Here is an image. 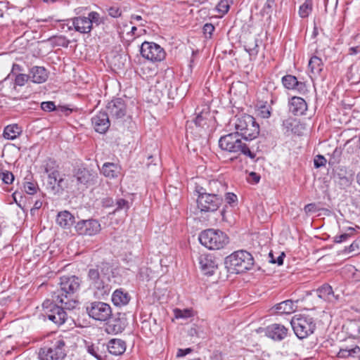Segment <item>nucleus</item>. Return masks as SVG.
I'll return each mask as SVG.
<instances>
[{
  "label": "nucleus",
  "instance_id": "53",
  "mask_svg": "<svg viewBox=\"0 0 360 360\" xmlns=\"http://www.w3.org/2000/svg\"><path fill=\"white\" fill-rule=\"evenodd\" d=\"M214 30V27L211 23H206L203 27V31L205 34H208L211 36Z\"/></svg>",
  "mask_w": 360,
  "mask_h": 360
},
{
  "label": "nucleus",
  "instance_id": "31",
  "mask_svg": "<svg viewBox=\"0 0 360 360\" xmlns=\"http://www.w3.org/2000/svg\"><path fill=\"white\" fill-rule=\"evenodd\" d=\"M319 297L327 302H333L337 300L334 295L332 287L328 284H324L317 289Z\"/></svg>",
  "mask_w": 360,
  "mask_h": 360
},
{
  "label": "nucleus",
  "instance_id": "4",
  "mask_svg": "<svg viewBox=\"0 0 360 360\" xmlns=\"http://www.w3.org/2000/svg\"><path fill=\"white\" fill-rule=\"evenodd\" d=\"M110 272L111 268L108 263H101L96 268L89 269L87 278L90 286L100 291L101 295L108 293L110 288L107 281Z\"/></svg>",
  "mask_w": 360,
  "mask_h": 360
},
{
  "label": "nucleus",
  "instance_id": "43",
  "mask_svg": "<svg viewBox=\"0 0 360 360\" xmlns=\"http://www.w3.org/2000/svg\"><path fill=\"white\" fill-rule=\"evenodd\" d=\"M351 336L357 337L360 335V323L356 322L351 323L349 326Z\"/></svg>",
  "mask_w": 360,
  "mask_h": 360
},
{
  "label": "nucleus",
  "instance_id": "32",
  "mask_svg": "<svg viewBox=\"0 0 360 360\" xmlns=\"http://www.w3.org/2000/svg\"><path fill=\"white\" fill-rule=\"evenodd\" d=\"M101 172L106 177L115 178L120 173V168L116 164L105 162L102 167Z\"/></svg>",
  "mask_w": 360,
  "mask_h": 360
},
{
  "label": "nucleus",
  "instance_id": "28",
  "mask_svg": "<svg viewBox=\"0 0 360 360\" xmlns=\"http://www.w3.org/2000/svg\"><path fill=\"white\" fill-rule=\"evenodd\" d=\"M129 300V295L122 289H117L115 290L112 295V302L117 307H122L127 304Z\"/></svg>",
  "mask_w": 360,
  "mask_h": 360
},
{
  "label": "nucleus",
  "instance_id": "52",
  "mask_svg": "<svg viewBox=\"0 0 360 360\" xmlns=\"http://www.w3.org/2000/svg\"><path fill=\"white\" fill-rule=\"evenodd\" d=\"M360 240H354L348 248V251L349 252H356L360 250Z\"/></svg>",
  "mask_w": 360,
  "mask_h": 360
},
{
  "label": "nucleus",
  "instance_id": "33",
  "mask_svg": "<svg viewBox=\"0 0 360 360\" xmlns=\"http://www.w3.org/2000/svg\"><path fill=\"white\" fill-rule=\"evenodd\" d=\"M360 353V347L359 346H355L354 347L349 348H342L338 352L337 356L339 358H347L349 356H355Z\"/></svg>",
  "mask_w": 360,
  "mask_h": 360
},
{
  "label": "nucleus",
  "instance_id": "24",
  "mask_svg": "<svg viewBox=\"0 0 360 360\" xmlns=\"http://www.w3.org/2000/svg\"><path fill=\"white\" fill-rule=\"evenodd\" d=\"M30 77L34 83L41 84L48 78V73L44 67L34 66L30 69Z\"/></svg>",
  "mask_w": 360,
  "mask_h": 360
},
{
  "label": "nucleus",
  "instance_id": "27",
  "mask_svg": "<svg viewBox=\"0 0 360 360\" xmlns=\"http://www.w3.org/2000/svg\"><path fill=\"white\" fill-rule=\"evenodd\" d=\"M309 68L310 70V77H317L323 70V63L322 60L316 56L311 57L309 61Z\"/></svg>",
  "mask_w": 360,
  "mask_h": 360
},
{
  "label": "nucleus",
  "instance_id": "14",
  "mask_svg": "<svg viewBox=\"0 0 360 360\" xmlns=\"http://www.w3.org/2000/svg\"><path fill=\"white\" fill-rule=\"evenodd\" d=\"M75 231L79 235L94 236L101 231V224L96 219L81 220L75 226Z\"/></svg>",
  "mask_w": 360,
  "mask_h": 360
},
{
  "label": "nucleus",
  "instance_id": "19",
  "mask_svg": "<svg viewBox=\"0 0 360 360\" xmlns=\"http://www.w3.org/2000/svg\"><path fill=\"white\" fill-rule=\"evenodd\" d=\"M282 84L289 90H295L299 94H304L307 91L304 82H299L295 76L287 75L282 77Z\"/></svg>",
  "mask_w": 360,
  "mask_h": 360
},
{
  "label": "nucleus",
  "instance_id": "5",
  "mask_svg": "<svg viewBox=\"0 0 360 360\" xmlns=\"http://www.w3.org/2000/svg\"><path fill=\"white\" fill-rule=\"evenodd\" d=\"M224 264L231 273L239 274L252 269L254 258L249 252L240 250L227 256Z\"/></svg>",
  "mask_w": 360,
  "mask_h": 360
},
{
  "label": "nucleus",
  "instance_id": "38",
  "mask_svg": "<svg viewBox=\"0 0 360 360\" xmlns=\"http://www.w3.org/2000/svg\"><path fill=\"white\" fill-rule=\"evenodd\" d=\"M233 3V0H221L217 6V10L219 13L224 15L228 13L230 5Z\"/></svg>",
  "mask_w": 360,
  "mask_h": 360
},
{
  "label": "nucleus",
  "instance_id": "44",
  "mask_svg": "<svg viewBox=\"0 0 360 360\" xmlns=\"http://www.w3.org/2000/svg\"><path fill=\"white\" fill-rule=\"evenodd\" d=\"M41 108L45 112H51L56 110V105L53 101H45L41 103Z\"/></svg>",
  "mask_w": 360,
  "mask_h": 360
},
{
  "label": "nucleus",
  "instance_id": "10",
  "mask_svg": "<svg viewBox=\"0 0 360 360\" xmlns=\"http://www.w3.org/2000/svg\"><path fill=\"white\" fill-rule=\"evenodd\" d=\"M86 309L91 318L99 321H108L112 316L111 307L103 302H92Z\"/></svg>",
  "mask_w": 360,
  "mask_h": 360
},
{
  "label": "nucleus",
  "instance_id": "22",
  "mask_svg": "<svg viewBox=\"0 0 360 360\" xmlns=\"http://www.w3.org/2000/svg\"><path fill=\"white\" fill-rule=\"evenodd\" d=\"M72 26L74 27L77 32L80 33H89L92 30L91 21L84 16L75 17L71 19Z\"/></svg>",
  "mask_w": 360,
  "mask_h": 360
},
{
  "label": "nucleus",
  "instance_id": "47",
  "mask_svg": "<svg viewBox=\"0 0 360 360\" xmlns=\"http://www.w3.org/2000/svg\"><path fill=\"white\" fill-rule=\"evenodd\" d=\"M224 193H225V200L228 204L231 205L232 203H235L238 201L237 195H235L234 193H226V191L224 192Z\"/></svg>",
  "mask_w": 360,
  "mask_h": 360
},
{
  "label": "nucleus",
  "instance_id": "57",
  "mask_svg": "<svg viewBox=\"0 0 360 360\" xmlns=\"http://www.w3.org/2000/svg\"><path fill=\"white\" fill-rule=\"evenodd\" d=\"M88 352L89 354H91L92 356H95L97 359L101 360L102 357L101 355H99L96 349L94 347V346H91L88 347Z\"/></svg>",
  "mask_w": 360,
  "mask_h": 360
},
{
  "label": "nucleus",
  "instance_id": "23",
  "mask_svg": "<svg viewBox=\"0 0 360 360\" xmlns=\"http://www.w3.org/2000/svg\"><path fill=\"white\" fill-rule=\"evenodd\" d=\"M75 222V218L68 211L60 212L56 217V223L63 229H69Z\"/></svg>",
  "mask_w": 360,
  "mask_h": 360
},
{
  "label": "nucleus",
  "instance_id": "21",
  "mask_svg": "<svg viewBox=\"0 0 360 360\" xmlns=\"http://www.w3.org/2000/svg\"><path fill=\"white\" fill-rule=\"evenodd\" d=\"M289 110L296 116L304 115L307 110L306 101L301 97L293 96L288 102Z\"/></svg>",
  "mask_w": 360,
  "mask_h": 360
},
{
  "label": "nucleus",
  "instance_id": "64",
  "mask_svg": "<svg viewBox=\"0 0 360 360\" xmlns=\"http://www.w3.org/2000/svg\"><path fill=\"white\" fill-rule=\"evenodd\" d=\"M103 202L104 205H105V206H110V205H111V204H112L113 202H112V199H106V200H103Z\"/></svg>",
  "mask_w": 360,
  "mask_h": 360
},
{
  "label": "nucleus",
  "instance_id": "49",
  "mask_svg": "<svg viewBox=\"0 0 360 360\" xmlns=\"http://www.w3.org/2000/svg\"><path fill=\"white\" fill-rule=\"evenodd\" d=\"M274 3L275 0H266L264 6L263 11L267 14L271 13Z\"/></svg>",
  "mask_w": 360,
  "mask_h": 360
},
{
  "label": "nucleus",
  "instance_id": "34",
  "mask_svg": "<svg viewBox=\"0 0 360 360\" xmlns=\"http://www.w3.org/2000/svg\"><path fill=\"white\" fill-rule=\"evenodd\" d=\"M258 39L255 37L251 38L244 45L245 50L250 56H257L258 53Z\"/></svg>",
  "mask_w": 360,
  "mask_h": 360
},
{
  "label": "nucleus",
  "instance_id": "26",
  "mask_svg": "<svg viewBox=\"0 0 360 360\" xmlns=\"http://www.w3.org/2000/svg\"><path fill=\"white\" fill-rule=\"evenodd\" d=\"M107 348L110 354L118 356L126 350V344L120 339H112L108 342Z\"/></svg>",
  "mask_w": 360,
  "mask_h": 360
},
{
  "label": "nucleus",
  "instance_id": "3",
  "mask_svg": "<svg viewBox=\"0 0 360 360\" xmlns=\"http://www.w3.org/2000/svg\"><path fill=\"white\" fill-rule=\"evenodd\" d=\"M219 146L222 150L242 154L250 159H255L256 157L249 145L242 140L238 133H230L222 136L219 140Z\"/></svg>",
  "mask_w": 360,
  "mask_h": 360
},
{
  "label": "nucleus",
  "instance_id": "16",
  "mask_svg": "<svg viewBox=\"0 0 360 360\" xmlns=\"http://www.w3.org/2000/svg\"><path fill=\"white\" fill-rule=\"evenodd\" d=\"M108 113L100 111L91 118V123L96 132L105 134L110 127Z\"/></svg>",
  "mask_w": 360,
  "mask_h": 360
},
{
  "label": "nucleus",
  "instance_id": "61",
  "mask_svg": "<svg viewBox=\"0 0 360 360\" xmlns=\"http://www.w3.org/2000/svg\"><path fill=\"white\" fill-rule=\"evenodd\" d=\"M250 176L255 184L258 183L260 180V176L255 172H251Z\"/></svg>",
  "mask_w": 360,
  "mask_h": 360
},
{
  "label": "nucleus",
  "instance_id": "59",
  "mask_svg": "<svg viewBox=\"0 0 360 360\" xmlns=\"http://www.w3.org/2000/svg\"><path fill=\"white\" fill-rule=\"evenodd\" d=\"M42 206V202L41 200H36L33 207L31 209V213L34 214L35 210H38Z\"/></svg>",
  "mask_w": 360,
  "mask_h": 360
},
{
  "label": "nucleus",
  "instance_id": "45",
  "mask_svg": "<svg viewBox=\"0 0 360 360\" xmlns=\"http://www.w3.org/2000/svg\"><path fill=\"white\" fill-rule=\"evenodd\" d=\"M86 18H88L91 21V27L94 23L98 25L101 22L100 15L97 12H90Z\"/></svg>",
  "mask_w": 360,
  "mask_h": 360
},
{
  "label": "nucleus",
  "instance_id": "63",
  "mask_svg": "<svg viewBox=\"0 0 360 360\" xmlns=\"http://www.w3.org/2000/svg\"><path fill=\"white\" fill-rule=\"evenodd\" d=\"M355 231H356V230H355L354 228L349 227L347 229V232L346 233L349 235V237H352V236H354Z\"/></svg>",
  "mask_w": 360,
  "mask_h": 360
},
{
  "label": "nucleus",
  "instance_id": "39",
  "mask_svg": "<svg viewBox=\"0 0 360 360\" xmlns=\"http://www.w3.org/2000/svg\"><path fill=\"white\" fill-rule=\"evenodd\" d=\"M29 79H30V75L18 73L15 76V85L22 86Z\"/></svg>",
  "mask_w": 360,
  "mask_h": 360
},
{
  "label": "nucleus",
  "instance_id": "56",
  "mask_svg": "<svg viewBox=\"0 0 360 360\" xmlns=\"http://www.w3.org/2000/svg\"><path fill=\"white\" fill-rule=\"evenodd\" d=\"M360 53V44L356 46H352L349 49L348 54L354 56Z\"/></svg>",
  "mask_w": 360,
  "mask_h": 360
},
{
  "label": "nucleus",
  "instance_id": "6",
  "mask_svg": "<svg viewBox=\"0 0 360 360\" xmlns=\"http://www.w3.org/2000/svg\"><path fill=\"white\" fill-rule=\"evenodd\" d=\"M198 240L201 245L212 250H222L229 243V238L226 233L214 229L202 231Z\"/></svg>",
  "mask_w": 360,
  "mask_h": 360
},
{
  "label": "nucleus",
  "instance_id": "13",
  "mask_svg": "<svg viewBox=\"0 0 360 360\" xmlns=\"http://www.w3.org/2000/svg\"><path fill=\"white\" fill-rule=\"evenodd\" d=\"M107 113L112 119H122L127 114V105L121 98H116L108 102L106 105Z\"/></svg>",
  "mask_w": 360,
  "mask_h": 360
},
{
  "label": "nucleus",
  "instance_id": "29",
  "mask_svg": "<svg viewBox=\"0 0 360 360\" xmlns=\"http://www.w3.org/2000/svg\"><path fill=\"white\" fill-rule=\"evenodd\" d=\"M296 307L293 301L288 300L277 304L274 309L278 314H291L295 311Z\"/></svg>",
  "mask_w": 360,
  "mask_h": 360
},
{
  "label": "nucleus",
  "instance_id": "15",
  "mask_svg": "<svg viewBox=\"0 0 360 360\" xmlns=\"http://www.w3.org/2000/svg\"><path fill=\"white\" fill-rule=\"evenodd\" d=\"M74 176L79 184L94 185L96 183L98 174L93 169L79 167L75 171Z\"/></svg>",
  "mask_w": 360,
  "mask_h": 360
},
{
  "label": "nucleus",
  "instance_id": "18",
  "mask_svg": "<svg viewBox=\"0 0 360 360\" xmlns=\"http://www.w3.org/2000/svg\"><path fill=\"white\" fill-rule=\"evenodd\" d=\"M198 260L200 268L205 274H214L218 267V264L213 255L210 254H202L200 255Z\"/></svg>",
  "mask_w": 360,
  "mask_h": 360
},
{
  "label": "nucleus",
  "instance_id": "36",
  "mask_svg": "<svg viewBox=\"0 0 360 360\" xmlns=\"http://www.w3.org/2000/svg\"><path fill=\"white\" fill-rule=\"evenodd\" d=\"M153 271L150 268L143 266L139 268V274L137 275L139 279L141 281H149L152 278Z\"/></svg>",
  "mask_w": 360,
  "mask_h": 360
},
{
  "label": "nucleus",
  "instance_id": "2",
  "mask_svg": "<svg viewBox=\"0 0 360 360\" xmlns=\"http://www.w3.org/2000/svg\"><path fill=\"white\" fill-rule=\"evenodd\" d=\"M212 193L202 192V188L197 191L198 208L201 212H214L217 211L223 202V195L226 191V186L218 181H212L210 183Z\"/></svg>",
  "mask_w": 360,
  "mask_h": 360
},
{
  "label": "nucleus",
  "instance_id": "41",
  "mask_svg": "<svg viewBox=\"0 0 360 360\" xmlns=\"http://www.w3.org/2000/svg\"><path fill=\"white\" fill-rule=\"evenodd\" d=\"M24 189L27 194L33 195L37 192L38 186L36 183L27 181L24 184Z\"/></svg>",
  "mask_w": 360,
  "mask_h": 360
},
{
  "label": "nucleus",
  "instance_id": "9",
  "mask_svg": "<svg viewBox=\"0 0 360 360\" xmlns=\"http://www.w3.org/2000/svg\"><path fill=\"white\" fill-rule=\"evenodd\" d=\"M291 326L299 339H304L311 335L316 328L314 319L304 315H296L291 321Z\"/></svg>",
  "mask_w": 360,
  "mask_h": 360
},
{
  "label": "nucleus",
  "instance_id": "8",
  "mask_svg": "<svg viewBox=\"0 0 360 360\" xmlns=\"http://www.w3.org/2000/svg\"><path fill=\"white\" fill-rule=\"evenodd\" d=\"M65 342L62 338H57L49 345L41 347L38 353L40 360H63L66 356Z\"/></svg>",
  "mask_w": 360,
  "mask_h": 360
},
{
  "label": "nucleus",
  "instance_id": "58",
  "mask_svg": "<svg viewBox=\"0 0 360 360\" xmlns=\"http://www.w3.org/2000/svg\"><path fill=\"white\" fill-rule=\"evenodd\" d=\"M20 71H22V67L18 64L14 63L13 65L11 74L15 76V75L19 73Z\"/></svg>",
  "mask_w": 360,
  "mask_h": 360
},
{
  "label": "nucleus",
  "instance_id": "60",
  "mask_svg": "<svg viewBox=\"0 0 360 360\" xmlns=\"http://www.w3.org/2000/svg\"><path fill=\"white\" fill-rule=\"evenodd\" d=\"M285 254L282 252L277 258L275 259V264H278V265H282L283 264V259L285 257Z\"/></svg>",
  "mask_w": 360,
  "mask_h": 360
},
{
  "label": "nucleus",
  "instance_id": "40",
  "mask_svg": "<svg viewBox=\"0 0 360 360\" xmlns=\"http://www.w3.org/2000/svg\"><path fill=\"white\" fill-rule=\"evenodd\" d=\"M0 176L6 184H11L14 181V175L12 172L7 170L0 172Z\"/></svg>",
  "mask_w": 360,
  "mask_h": 360
},
{
  "label": "nucleus",
  "instance_id": "25",
  "mask_svg": "<svg viewBox=\"0 0 360 360\" xmlns=\"http://www.w3.org/2000/svg\"><path fill=\"white\" fill-rule=\"evenodd\" d=\"M125 328V321L120 318H110L106 324L105 330L108 333L117 334Z\"/></svg>",
  "mask_w": 360,
  "mask_h": 360
},
{
  "label": "nucleus",
  "instance_id": "50",
  "mask_svg": "<svg viewBox=\"0 0 360 360\" xmlns=\"http://www.w3.org/2000/svg\"><path fill=\"white\" fill-rule=\"evenodd\" d=\"M108 14L113 18H117V17L120 16L121 11L117 7H115V6L110 7L108 9Z\"/></svg>",
  "mask_w": 360,
  "mask_h": 360
},
{
  "label": "nucleus",
  "instance_id": "35",
  "mask_svg": "<svg viewBox=\"0 0 360 360\" xmlns=\"http://www.w3.org/2000/svg\"><path fill=\"white\" fill-rule=\"evenodd\" d=\"M312 10L311 0H306L303 4L300 6L299 15L301 18H304L309 16Z\"/></svg>",
  "mask_w": 360,
  "mask_h": 360
},
{
  "label": "nucleus",
  "instance_id": "42",
  "mask_svg": "<svg viewBox=\"0 0 360 360\" xmlns=\"http://www.w3.org/2000/svg\"><path fill=\"white\" fill-rule=\"evenodd\" d=\"M116 206L115 212L122 210H127L129 208V202L123 198H119L116 200Z\"/></svg>",
  "mask_w": 360,
  "mask_h": 360
},
{
  "label": "nucleus",
  "instance_id": "48",
  "mask_svg": "<svg viewBox=\"0 0 360 360\" xmlns=\"http://www.w3.org/2000/svg\"><path fill=\"white\" fill-rule=\"evenodd\" d=\"M304 210L306 214L314 213L317 211V207L315 203H309L304 206Z\"/></svg>",
  "mask_w": 360,
  "mask_h": 360
},
{
  "label": "nucleus",
  "instance_id": "62",
  "mask_svg": "<svg viewBox=\"0 0 360 360\" xmlns=\"http://www.w3.org/2000/svg\"><path fill=\"white\" fill-rule=\"evenodd\" d=\"M202 120H203L202 116L201 115H198L195 120V123L196 125L200 126L202 124Z\"/></svg>",
  "mask_w": 360,
  "mask_h": 360
},
{
  "label": "nucleus",
  "instance_id": "51",
  "mask_svg": "<svg viewBox=\"0 0 360 360\" xmlns=\"http://www.w3.org/2000/svg\"><path fill=\"white\" fill-rule=\"evenodd\" d=\"M259 114L263 118H268L271 115V112L268 107L262 105L260 108Z\"/></svg>",
  "mask_w": 360,
  "mask_h": 360
},
{
  "label": "nucleus",
  "instance_id": "11",
  "mask_svg": "<svg viewBox=\"0 0 360 360\" xmlns=\"http://www.w3.org/2000/svg\"><path fill=\"white\" fill-rule=\"evenodd\" d=\"M59 285L60 289L55 292L53 295L59 294L63 296L65 300H71L69 297L79 290L80 281L75 276H63L60 278Z\"/></svg>",
  "mask_w": 360,
  "mask_h": 360
},
{
  "label": "nucleus",
  "instance_id": "37",
  "mask_svg": "<svg viewBox=\"0 0 360 360\" xmlns=\"http://www.w3.org/2000/svg\"><path fill=\"white\" fill-rule=\"evenodd\" d=\"M174 314L176 319H186L193 316V311L190 309H175L174 310Z\"/></svg>",
  "mask_w": 360,
  "mask_h": 360
},
{
  "label": "nucleus",
  "instance_id": "55",
  "mask_svg": "<svg viewBox=\"0 0 360 360\" xmlns=\"http://www.w3.org/2000/svg\"><path fill=\"white\" fill-rule=\"evenodd\" d=\"M192 352V349L191 348H186V349H179L176 356L177 357H183L186 356V354L191 353Z\"/></svg>",
  "mask_w": 360,
  "mask_h": 360
},
{
  "label": "nucleus",
  "instance_id": "7",
  "mask_svg": "<svg viewBox=\"0 0 360 360\" xmlns=\"http://www.w3.org/2000/svg\"><path fill=\"white\" fill-rule=\"evenodd\" d=\"M236 133L246 141L256 139L259 134V126L255 119L250 115H243L237 118L235 123Z\"/></svg>",
  "mask_w": 360,
  "mask_h": 360
},
{
  "label": "nucleus",
  "instance_id": "17",
  "mask_svg": "<svg viewBox=\"0 0 360 360\" xmlns=\"http://www.w3.org/2000/svg\"><path fill=\"white\" fill-rule=\"evenodd\" d=\"M265 334L275 341H281L288 336V329L283 325L273 323L266 328Z\"/></svg>",
  "mask_w": 360,
  "mask_h": 360
},
{
  "label": "nucleus",
  "instance_id": "54",
  "mask_svg": "<svg viewBox=\"0 0 360 360\" xmlns=\"http://www.w3.org/2000/svg\"><path fill=\"white\" fill-rule=\"evenodd\" d=\"M349 238H350L349 235L347 233H345L340 236H336L335 237L334 241L338 243H342L346 241Z\"/></svg>",
  "mask_w": 360,
  "mask_h": 360
},
{
  "label": "nucleus",
  "instance_id": "1",
  "mask_svg": "<svg viewBox=\"0 0 360 360\" xmlns=\"http://www.w3.org/2000/svg\"><path fill=\"white\" fill-rule=\"evenodd\" d=\"M52 301L46 300L43 302V315L56 325L60 326L68 319L65 310L75 309L77 302L75 300H65L59 294L52 295Z\"/></svg>",
  "mask_w": 360,
  "mask_h": 360
},
{
  "label": "nucleus",
  "instance_id": "46",
  "mask_svg": "<svg viewBox=\"0 0 360 360\" xmlns=\"http://www.w3.org/2000/svg\"><path fill=\"white\" fill-rule=\"evenodd\" d=\"M326 163V159L321 155H318L315 156L314 160V165L316 168H319L321 167L325 166Z\"/></svg>",
  "mask_w": 360,
  "mask_h": 360
},
{
  "label": "nucleus",
  "instance_id": "12",
  "mask_svg": "<svg viewBox=\"0 0 360 360\" xmlns=\"http://www.w3.org/2000/svg\"><path fill=\"white\" fill-rule=\"evenodd\" d=\"M140 51L143 58L153 62L162 61L166 56L164 49L155 42L144 41Z\"/></svg>",
  "mask_w": 360,
  "mask_h": 360
},
{
  "label": "nucleus",
  "instance_id": "30",
  "mask_svg": "<svg viewBox=\"0 0 360 360\" xmlns=\"http://www.w3.org/2000/svg\"><path fill=\"white\" fill-rule=\"evenodd\" d=\"M22 128L18 124H9L4 128L3 136L8 140H14L22 134Z\"/></svg>",
  "mask_w": 360,
  "mask_h": 360
},
{
  "label": "nucleus",
  "instance_id": "20",
  "mask_svg": "<svg viewBox=\"0 0 360 360\" xmlns=\"http://www.w3.org/2000/svg\"><path fill=\"white\" fill-rule=\"evenodd\" d=\"M45 172L48 174V186L52 191H58L62 188L63 185V179L60 176V173L56 169H52L49 164L45 167Z\"/></svg>",
  "mask_w": 360,
  "mask_h": 360
}]
</instances>
